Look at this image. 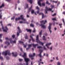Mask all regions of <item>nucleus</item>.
I'll return each mask as SVG.
<instances>
[{
  "instance_id": "f257e3e1",
  "label": "nucleus",
  "mask_w": 65,
  "mask_h": 65,
  "mask_svg": "<svg viewBox=\"0 0 65 65\" xmlns=\"http://www.w3.org/2000/svg\"><path fill=\"white\" fill-rule=\"evenodd\" d=\"M22 56L24 58V60L26 62V65H28V62L29 61V58H26L27 57L26 53H24V55Z\"/></svg>"
},
{
  "instance_id": "f03ea898",
  "label": "nucleus",
  "mask_w": 65,
  "mask_h": 65,
  "mask_svg": "<svg viewBox=\"0 0 65 65\" xmlns=\"http://www.w3.org/2000/svg\"><path fill=\"white\" fill-rule=\"evenodd\" d=\"M10 51L9 50H7L5 51V52H3L2 53V54L5 56H6L7 54L9 55V56L11 54L10 53Z\"/></svg>"
},
{
  "instance_id": "7ed1b4c3",
  "label": "nucleus",
  "mask_w": 65,
  "mask_h": 65,
  "mask_svg": "<svg viewBox=\"0 0 65 65\" xmlns=\"http://www.w3.org/2000/svg\"><path fill=\"white\" fill-rule=\"evenodd\" d=\"M23 15H21L20 16V17H19L18 18H16L15 19V20L16 21H17L18 20H20V19H22V20H23L24 21H26V20L23 17Z\"/></svg>"
},
{
  "instance_id": "20e7f679",
  "label": "nucleus",
  "mask_w": 65,
  "mask_h": 65,
  "mask_svg": "<svg viewBox=\"0 0 65 65\" xmlns=\"http://www.w3.org/2000/svg\"><path fill=\"white\" fill-rule=\"evenodd\" d=\"M39 35H37V37H36V40H37V43H39L40 44H41L42 45H43L44 44V43H42V42H41L38 39V36Z\"/></svg>"
},
{
  "instance_id": "39448f33",
  "label": "nucleus",
  "mask_w": 65,
  "mask_h": 65,
  "mask_svg": "<svg viewBox=\"0 0 65 65\" xmlns=\"http://www.w3.org/2000/svg\"><path fill=\"white\" fill-rule=\"evenodd\" d=\"M17 29L18 30V31H18L17 32V35L18 36H19V35H20V33H22V31H21V29L19 27H18L17 28Z\"/></svg>"
},
{
  "instance_id": "423d86ee",
  "label": "nucleus",
  "mask_w": 65,
  "mask_h": 65,
  "mask_svg": "<svg viewBox=\"0 0 65 65\" xmlns=\"http://www.w3.org/2000/svg\"><path fill=\"white\" fill-rule=\"evenodd\" d=\"M19 43H20V44H22V43L23 44V45H24V47H25V48H26V47L27 46V43H26V44L25 45V44H24V42H23V41H19Z\"/></svg>"
},
{
  "instance_id": "0eeeda50",
  "label": "nucleus",
  "mask_w": 65,
  "mask_h": 65,
  "mask_svg": "<svg viewBox=\"0 0 65 65\" xmlns=\"http://www.w3.org/2000/svg\"><path fill=\"white\" fill-rule=\"evenodd\" d=\"M5 28L6 29V30L5 29H4V26H2V29H3V31L4 32H7V30H8V28H7V26H6L5 27Z\"/></svg>"
},
{
  "instance_id": "6e6552de",
  "label": "nucleus",
  "mask_w": 65,
  "mask_h": 65,
  "mask_svg": "<svg viewBox=\"0 0 65 65\" xmlns=\"http://www.w3.org/2000/svg\"><path fill=\"white\" fill-rule=\"evenodd\" d=\"M10 42L12 44V43H16V40L15 39L14 41L13 40H12V39L11 38L9 39Z\"/></svg>"
},
{
  "instance_id": "1a4fd4ad",
  "label": "nucleus",
  "mask_w": 65,
  "mask_h": 65,
  "mask_svg": "<svg viewBox=\"0 0 65 65\" xmlns=\"http://www.w3.org/2000/svg\"><path fill=\"white\" fill-rule=\"evenodd\" d=\"M52 24L51 23H50V24L49 26L48 27V29L49 30V31L50 32L51 34L52 33V31L51 30V26H52Z\"/></svg>"
},
{
  "instance_id": "9d476101",
  "label": "nucleus",
  "mask_w": 65,
  "mask_h": 65,
  "mask_svg": "<svg viewBox=\"0 0 65 65\" xmlns=\"http://www.w3.org/2000/svg\"><path fill=\"white\" fill-rule=\"evenodd\" d=\"M44 0H39V1L38 2V4L39 5V6H41V3H40V2L41 1L42 2H43V1Z\"/></svg>"
},
{
  "instance_id": "9b49d317",
  "label": "nucleus",
  "mask_w": 65,
  "mask_h": 65,
  "mask_svg": "<svg viewBox=\"0 0 65 65\" xmlns=\"http://www.w3.org/2000/svg\"><path fill=\"white\" fill-rule=\"evenodd\" d=\"M12 56L13 57H17V55H18V54L17 53H15V54H14V53L13 52L12 53Z\"/></svg>"
},
{
  "instance_id": "f8f14e48",
  "label": "nucleus",
  "mask_w": 65,
  "mask_h": 65,
  "mask_svg": "<svg viewBox=\"0 0 65 65\" xmlns=\"http://www.w3.org/2000/svg\"><path fill=\"white\" fill-rule=\"evenodd\" d=\"M39 15H42V19H43V18H44V14L42 13H39Z\"/></svg>"
},
{
  "instance_id": "ddd939ff",
  "label": "nucleus",
  "mask_w": 65,
  "mask_h": 65,
  "mask_svg": "<svg viewBox=\"0 0 65 65\" xmlns=\"http://www.w3.org/2000/svg\"><path fill=\"white\" fill-rule=\"evenodd\" d=\"M32 45L33 47H34V48H36V46H38V44H32Z\"/></svg>"
},
{
  "instance_id": "4468645a",
  "label": "nucleus",
  "mask_w": 65,
  "mask_h": 65,
  "mask_svg": "<svg viewBox=\"0 0 65 65\" xmlns=\"http://www.w3.org/2000/svg\"><path fill=\"white\" fill-rule=\"evenodd\" d=\"M26 30L27 31V32H29L30 33H31V30L30 29H26Z\"/></svg>"
},
{
  "instance_id": "2eb2a0df",
  "label": "nucleus",
  "mask_w": 65,
  "mask_h": 65,
  "mask_svg": "<svg viewBox=\"0 0 65 65\" xmlns=\"http://www.w3.org/2000/svg\"><path fill=\"white\" fill-rule=\"evenodd\" d=\"M5 44H7V46L9 45L10 44V43L9 42L7 41L5 42Z\"/></svg>"
},
{
  "instance_id": "dca6fc26",
  "label": "nucleus",
  "mask_w": 65,
  "mask_h": 65,
  "mask_svg": "<svg viewBox=\"0 0 65 65\" xmlns=\"http://www.w3.org/2000/svg\"><path fill=\"white\" fill-rule=\"evenodd\" d=\"M50 44H51V43H48L46 44V46H47V47L48 48H49V46H47V45H50Z\"/></svg>"
},
{
  "instance_id": "f3484780",
  "label": "nucleus",
  "mask_w": 65,
  "mask_h": 65,
  "mask_svg": "<svg viewBox=\"0 0 65 65\" xmlns=\"http://www.w3.org/2000/svg\"><path fill=\"white\" fill-rule=\"evenodd\" d=\"M35 53H34L33 54V55H29V56L30 57H35Z\"/></svg>"
},
{
  "instance_id": "a211bd4d",
  "label": "nucleus",
  "mask_w": 65,
  "mask_h": 65,
  "mask_svg": "<svg viewBox=\"0 0 65 65\" xmlns=\"http://www.w3.org/2000/svg\"><path fill=\"white\" fill-rule=\"evenodd\" d=\"M32 6H31L29 8V9H28V13L30 12V11H31V9H32Z\"/></svg>"
},
{
  "instance_id": "6ab92c4d",
  "label": "nucleus",
  "mask_w": 65,
  "mask_h": 65,
  "mask_svg": "<svg viewBox=\"0 0 65 65\" xmlns=\"http://www.w3.org/2000/svg\"><path fill=\"white\" fill-rule=\"evenodd\" d=\"M41 25L42 27V28L44 29H46V27H45V26L43 25L42 24H41Z\"/></svg>"
},
{
  "instance_id": "aec40b11",
  "label": "nucleus",
  "mask_w": 65,
  "mask_h": 65,
  "mask_svg": "<svg viewBox=\"0 0 65 65\" xmlns=\"http://www.w3.org/2000/svg\"><path fill=\"white\" fill-rule=\"evenodd\" d=\"M27 1L28 2L30 3V4H32V2L33 1L32 0H27Z\"/></svg>"
},
{
  "instance_id": "412c9836",
  "label": "nucleus",
  "mask_w": 65,
  "mask_h": 65,
  "mask_svg": "<svg viewBox=\"0 0 65 65\" xmlns=\"http://www.w3.org/2000/svg\"><path fill=\"white\" fill-rule=\"evenodd\" d=\"M45 38V36H43V40H46V39Z\"/></svg>"
},
{
  "instance_id": "4be33fe9",
  "label": "nucleus",
  "mask_w": 65,
  "mask_h": 65,
  "mask_svg": "<svg viewBox=\"0 0 65 65\" xmlns=\"http://www.w3.org/2000/svg\"><path fill=\"white\" fill-rule=\"evenodd\" d=\"M25 39H28V36L26 34V36H25Z\"/></svg>"
},
{
  "instance_id": "5701e85b",
  "label": "nucleus",
  "mask_w": 65,
  "mask_h": 65,
  "mask_svg": "<svg viewBox=\"0 0 65 65\" xmlns=\"http://www.w3.org/2000/svg\"><path fill=\"white\" fill-rule=\"evenodd\" d=\"M4 3H3L2 6H0V8H2V7H4Z\"/></svg>"
},
{
  "instance_id": "b1692460",
  "label": "nucleus",
  "mask_w": 65,
  "mask_h": 65,
  "mask_svg": "<svg viewBox=\"0 0 65 65\" xmlns=\"http://www.w3.org/2000/svg\"><path fill=\"white\" fill-rule=\"evenodd\" d=\"M30 27H34V24H32V23L30 24Z\"/></svg>"
},
{
  "instance_id": "393cba45",
  "label": "nucleus",
  "mask_w": 65,
  "mask_h": 65,
  "mask_svg": "<svg viewBox=\"0 0 65 65\" xmlns=\"http://www.w3.org/2000/svg\"><path fill=\"white\" fill-rule=\"evenodd\" d=\"M30 37L31 38V39H32V41H34L35 40L33 39V38H32V36H31V35L30 36Z\"/></svg>"
},
{
  "instance_id": "a878e982",
  "label": "nucleus",
  "mask_w": 65,
  "mask_h": 65,
  "mask_svg": "<svg viewBox=\"0 0 65 65\" xmlns=\"http://www.w3.org/2000/svg\"><path fill=\"white\" fill-rule=\"evenodd\" d=\"M32 32L33 33H35L36 32V29L35 28H34V30L32 31Z\"/></svg>"
},
{
  "instance_id": "bb28decb",
  "label": "nucleus",
  "mask_w": 65,
  "mask_h": 65,
  "mask_svg": "<svg viewBox=\"0 0 65 65\" xmlns=\"http://www.w3.org/2000/svg\"><path fill=\"white\" fill-rule=\"evenodd\" d=\"M62 21L63 22V23L64 25H65V21H64V19H62Z\"/></svg>"
},
{
  "instance_id": "cd10ccee",
  "label": "nucleus",
  "mask_w": 65,
  "mask_h": 65,
  "mask_svg": "<svg viewBox=\"0 0 65 65\" xmlns=\"http://www.w3.org/2000/svg\"><path fill=\"white\" fill-rule=\"evenodd\" d=\"M42 53V52H40V54H39V56H40V58L41 57V53Z\"/></svg>"
},
{
  "instance_id": "c85d7f7f",
  "label": "nucleus",
  "mask_w": 65,
  "mask_h": 65,
  "mask_svg": "<svg viewBox=\"0 0 65 65\" xmlns=\"http://www.w3.org/2000/svg\"><path fill=\"white\" fill-rule=\"evenodd\" d=\"M12 38H15V35H12L11 36Z\"/></svg>"
},
{
  "instance_id": "c756f323",
  "label": "nucleus",
  "mask_w": 65,
  "mask_h": 65,
  "mask_svg": "<svg viewBox=\"0 0 65 65\" xmlns=\"http://www.w3.org/2000/svg\"><path fill=\"white\" fill-rule=\"evenodd\" d=\"M28 46V48H30V47H31V46H32V44H29Z\"/></svg>"
},
{
  "instance_id": "7c9ffc66",
  "label": "nucleus",
  "mask_w": 65,
  "mask_h": 65,
  "mask_svg": "<svg viewBox=\"0 0 65 65\" xmlns=\"http://www.w3.org/2000/svg\"><path fill=\"white\" fill-rule=\"evenodd\" d=\"M31 13H34V10H32L31 11Z\"/></svg>"
},
{
  "instance_id": "2f4dec72",
  "label": "nucleus",
  "mask_w": 65,
  "mask_h": 65,
  "mask_svg": "<svg viewBox=\"0 0 65 65\" xmlns=\"http://www.w3.org/2000/svg\"><path fill=\"white\" fill-rule=\"evenodd\" d=\"M36 9H38V10H39V8L38 7V6H37L36 7Z\"/></svg>"
},
{
  "instance_id": "473e14b6",
  "label": "nucleus",
  "mask_w": 65,
  "mask_h": 65,
  "mask_svg": "<svg viewBox=\"0 0 65 65\" xmlns=\"http://www.w3.org/2000/svg\"><path fill=\"white\" fill-rule=\"evenodd\" d=\"M37 48H42L41 46H39L37 47Z\"/></svg>"
},
{
  "instance_id": "72a5a7b5",
  "label": "nucleus",
  "mask_w": 65,
  "mask_h": 65,
  "mask_svg": "<svg viewBox=\"0 0 65 65\" xmlns=\"http://www.w3.org/2000/svg\"><path fill=\"white\" fill-rule=\"evenodd\" d=\"M42 30H41L39 33L40 35H41L42 34Z\"/></svg>"
},
{
  "instance_id": "f704fd0d",
  "label": "nucleus",
  "mask_w": 65,
  "mask_h": 65,
  "mask_svg": "<svg viewBox=\"0 0 65 65\" xmlns=\"http://www.w3.org/2000/svg\"><path fill=\"white\" fill-rule=\"evenodd\" d=\"M52 9L49 8L47 10V11H52Z\"/></svg>"
},
{
  "instance_id": "c9c22d12",
  "label": "nucleus",
  "mask_w": 65,
  "mask_h": 65,
  "mask_svg": "<svg viewBox=\"0 0 65 65\" xmlns=\"http://www.w3.org/2000/svg\"><path fill=\"white\" fill-rule=\"evenodd\" d=\"M23 60L22 59H19V61L20 62H22Z\"/></svg>"
},
{
  "instance_id": "e433bc0d",
  "label": "nucleus",
  "mask_w": 65,
  "mask_h": 65,
  "mask_svg": "<svg viewBox=\"0 0 65 65\" xmlns=\"http://www.w3.org/2000/svg\"><path fill=\"white\" fill-rule=\"evenodd\" d=\"M2 15H1V13L0 14V19H2Z\"/></svg>"
},
{
  "instance_id": "4c0bfd02",
  "label": "nucleus",
  "mask_w": 65,
  "mask_h": 65,
  "mask_svg": "<svg viewBox=\"0 0 65 65\" xmlns=\"http://www.w3.org/2000/svg\"><path fill=\"white\" fill-rule=\"evenodd\" d=\"M46 4H48V5H50L51 4L50 3H49L48 2V1H47L46 2Z\"/></svg>"
},
{
  "instance_id": "58836bf2",
  "label": "nucleus",
  "mask_w": 65,
  "mask_h": 65,
  "mask_svg": "<svg viewBox=\"0 0 65 65\" xmlns=\"http://www.w3.org/2000/svg\"><path fill=\"white\" fill-rule=\"evenodd\" d=\"M26 8H28V4H26Z\"/></svg>"
},
{
  "instance_id": "ea45409f",
  "label": "nucleus",
  "mask_w": 65,
  "mask_h": 65,
  "mask_svg": "<svg viewBox=\"0 0 65 65\" xmlns=\"http://www.w3.org/2000/svg\"><path fill=\"white\" fill-rule=\"evenodd\" d=\"M52 20H53V21H57V19H56L55 18H52Z\"/></svg>"
},
{
  "instance_id": "a19ab883",
  "label": "nucleus",
  "mask_w": 65,
  "mask_h": 65,
  "mask_svg": "<svg viewBox=\"0 0 65 65\" xmlns=\"http://www.w3.org/2000/svg\"><path fill=\"white\" fill-rule=\"evenodd\" d=\"M3 58L1 56H0V59H1L2 60H3Z\"/></svg>"
},
{
  "instance_id": "79ce46f5",
  "label": "nucleus",
  "mask_w": 65,
  "mask_h": 65,
  "mask_svg": "<svg viewBox=\"0 0 65 65\" xmlns=\"http://www.w3.org/2000/svg\"><path fill=\"white\" fill-rule=\"evenodd\" d=\"M52 9L53 8H55V6L54 5H52L51 6Z\"/></svg>"
},
{
  "instance_id": "37998d69",
  "label": "nucleus",
  "mask_w": 65,
  "mask_h": 65,
  "mask_svg": "<svg viewBox=\"0 0 65 65\" xmlns=\"http://www.w3.org/2000/svg\"><path fill=\"white\" fill-rule=\"evenodd\" d=\"M14 18H15V17L14 16H13V18H11V20H14Z\"/></svg>"
},
{
  "instance_id": "c03bdc74",
  "label": "nucleus",
  "mask_w": 65,
  "mask_h": 65,
  "mask_svg": "<svg viewBox=\"0 0 65 65\" xmlns=\"http://www.w3.org/2000/svg\"><path fill=\"white\" fill-rule=\"evenodd\" d=\"M19 23H20V24H22V23H24V22H23L22 21H21L19 22Z\"/></svg>"
},
{
  "instance_id": "a18cd8bd",
  "label": "nucleus",
  "mask_w": 65,
  "mask_h": 65,
  "mask_svg": "<svg viewBox=\"0 0 65 65\" xmlns=\"http://www.w3.org/2000/svg\"><path fill=\"white\" fill-rule=\"evenodd\" d=\"M42 6H45V3H42Z\"/></svg>"
},
{
  "instance_id": "49530a36",
  "label": "nucleus",
  "mask_w": 65,
  "mask_h": 65,
  "mask_svg": "<svg viewBox=\"0 0 65 65\" xmlns=\"http://www.w3.org/2000/svg\"><path fill=\"white\" fill-rule=\"evenodd\" d=\"M45 9H46L45 10H47V11L48 9V8H47V7H45Z\"/></svg>"
},
{
  "instance_id": "de8ad7c7",
  "label": "nucleus",
  "mask_w": 65,
  "mask_h": 65,
  "mask_svg": "<svg viewBox=\"0 0 65 65\" xmlns=\"http://www.w3.org/2000/svg\"><path fill=\"white\" fill-rule=\"evenodd\" d=\"M2 34H0V38H2Z\"/></svg>"
},
{
  "instance_id": "09e8293b",
  "label": "nucleus",
  "mask_w": 65,
  "mask_h": 65,
  "mask_svg": "<svg viewBox=\"0 0 65 65\" xmlns=\"http://www.w3.org/2000/svg\"><path fill=\"white\" fill-rule=\"evenodd\" d=\"M56 59L57 60H59V59H58V57H56Z\"/></svg>"
},
{
  "instance_id": "8fccbe9b",
  "label": "nucleus",
  "mask_w": 65,
  "mask_h": 65,
  "mask_svg": "<svg viewBox=\"0 0 65 65\" xmlns=\"http://www.w3.org/2000/svg\"><path fill=\"white\" fill-rule=\"evenodd\" d=\"M47 11L46 10H45V12H46L45 13L46 14H47Z\"/></svg>"
},
{
  "instance_id": "3c124183",
  "label": "nucleus",
  "mask_w": 65,
  "mask_h": 65,
  "mask_svg": "<svg viewBox=\"0 0 65 65\" xmlns=\"http://www.w3.org/2000/svg\"><path fill=\"white\" fill-rule=\"evenodd\" d=\"M6 60H8V59H9V57H8V56H7L6 57Z\"/></svg>"
},
{
  "instance_id": "603ef678",
  "label": "nucleus",
  "mask_w": 65,
  "mask_h": 65,
  "mask_svg": "<svg viewBox=\"0 0 65 65\" xmlns=\"http://www.w3.org/2000/svg\"><path fill=\"white\" fill-rule=\"evenodd\" d=\"M56 15V13H55L54 14L52 15V16H55V15Z\"/></svg>"
},
{
  "instance_id": "864d4df0",
  "label": "nucleus",
  "mask_w": 65,
  "mask_h": 65,
  "mask_svg": "<svg viewBox=\"0 0 65 65\" xmlns=\"http://www.w3.org/2000/svg\"><path fill=\"white\" fill-rule=\"evenodd\" d=\"M61 64V63L60 62H58V65H60Z\"/></svg>"
},
{
  "instance_id": "5fc2aeb1",
  "label": "nucleus",
  "mask_w": 65,
  "mask_h": 65,
  "mask_svg": "<svg viewBox=\"0 0 65 65\" xmlns=\"http://www.w3.org/2000/svg\"><path fill=\"white\" fill-rule=\"evenodd\" d=\"M44 22V21L42 20V21H40V23H43Z\"/></svg>"
},
{
  "instance_id": "6e6d98bb",
  "label": "nucleus",
  "mask_w": 65,
  "mask_h": 65,
  "mask_svg": "<svg viewBox=\"0 0 65 65\" xmlns=\"http://www.w3.org/2000/svg\"><path fill=\"white\" fill-rule=\"evenodd\" d=\"M10 39H9L8 38H6V40H9Z\"/></svg>"
},
{
  "instance_id": "4d7b16f0",
  "label": "nucleus",
  "mask_w": 65,
  "mask_h": 65,
  "mask_svg": "<svg viewBox=\"0 0 65 65\" xmlns=\"http://www.w3.org/2000/svg\"><path fill=\"white\" fill-rule=\"evenodd\" d=\"M44 35H45V36H47V34L46 33H45L44 34Z\"/></svg>"
},
{
  "instance_id": "13d9d810",
  "label": "nucleus",
  "mask_w": 65,
  "mask_h": 65,
  "mask_svg": "<svg viewBox=\"0 0 65 65\" xmlns=\"http://www.w3.org/2000/svg\"><path fill=\"white\" fill-rule=\"evenodd\" d=\"M44 49L45 50H46V48L45 46H44Z\"/></svg>"
},
{
  "instance_id": "bf43d9fd",
  "label": "nucleus",
  "mask_w": 65,
  "mask_h": 65,
  "mask_svg": "<svg viewBox=\"0 0 65 65\" xmlns=\"http://www.w3.org/2000/svg\"><path fill=\"white\" fill-rule=\"evenodd\" d=\"M39 52H41V53H42V50H39Z\"/></svg>"
},
{
  "instance_id": "052dcab7",
  "label": "nucleus",
  "mask_w": 65,
  "mask_h": 65,
  "mask_svg": "<svg viewBox=\"0 0 65 65\" xmlns=\"http://www.w3.org/2000/svg\"><path fill=\"white\" fill-rule=\"evenodd\" d=\"M11 0H6V1H8V2H10Z\"/></svg>"
},
{
  "instance_id": "680f3d73",
  "label": "nucleus",
  "mask_w": 65,
  "mask_h": 65,
  "mask_svg": "<svg viewBox=\"0 0 65 65\" xmlns=\"http://www.w3.org/2000/svg\"><path fill=\"white\" fill-rule=\"evenodd\" d=\"M7 26H11V24H9L7 25Z\"/></svg>"
},
{
  "instance_id": "e2e57ef3",
  "label": "nucleus",
  "mask_w": 65,
  "mask_h": 65,
  "mask_svg": "<svg viewBox=\"0 0 65 65\" xmlns=\"http://www.w3.org/2000/svg\"><path fill=\"white\" fill-rule=\"evenodd\" d=\"M24 23H26V24H29V23H28V22H24Z\"/></svg>"
},
{
  "instance_id": "0e129e2a",
  "label": "nucleus",
  "mask_w": 65,
  "mask_h": 65,
  "mask_svg": "<svg viewBox=\"0 0 65 65\" xmlns=\"http://www.w3.org/2000/svg\"><path fill=\"white\" fill-rule=\"evenodd\" d=\"M62 14H64V15H65V12H63Z\"/></svg>"
},
{
  "instance_id": "69168bd1",
  "label": "nucleus",
  "mask_w": 65,
  "mask_h": 65,
  "mask_svg": "<svg viewBox=\"0 0 65 65\" xmlns=\"http://www.w3.org/2000/svg\"><path fill=\"white\" fill-rule=\"evenodd\" d=\"M37 13H39V11H37Z\"/></svg>"
},
{
  "instance_id": "338daca9",
  "label": "nucleus",
  "mask_w": 65,
  "mask_h": 65,
  "mask_svg": "<svg viewBox=\"0 0 65 65\" xmlns=\"http://www.w3.org/2000/svg\"><path fill=\"white\" fill-rule=\"evenodd\" d=\"M59 26H62V23H61V24H59Z\"/></svg>"
},
{
  "instance_id": "774afa93",
  "label": "nucleus",
  "mask_w": 65,
  "mask_h": 65,
  "mask_svg": "<svg viewBox=\"0 0 65 65\" xmlns=\"http://www.w3.org/2000/svg\"><path fill=\"white\" fill-rule=\"evenodd\" d=\"M29 47H28V48H26V50H29Z\"/></svg>"
}]
</instances>
